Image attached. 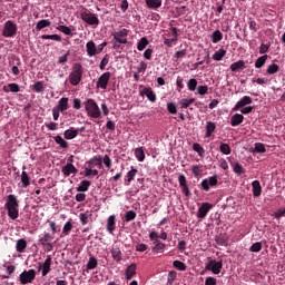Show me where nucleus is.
Wrapping results in <instances>:
<instances>
[{"label": "nucleus", "mask_w": 285, "mask_h": 285, "mask_svg": "<svg viewBox=\"0 0 285 285\" xmlns=\"http://www.w3.org/2000/svg\"><path fill=\"white\" fill-rule=\"evenodd\" d=\"M85 110L91 119H99L101 117V109H99V105L92 98L87 99L85 102Z\"/></svg>", "instance_id": "2"}, {"label": "nucleus", "mask_w": 285, "mask_h": 285, "mask_svg": "<svg viewBox=\"0 0 285 285\" xmlns=\"http://www.w3.org/2000/svg\"><path fill=\"white\" fill-rule=\"evenodd\" d=\"M77 173H79V170L72 164H67L65 167H62V174L65 175V177H70V175H77Z\"/></svg>", "instance_id": "17"}, {"label": "nucleus", "mask_w": 285, "mask_h": 285, "mask_svg": "<svg viewBox=\"0 0 285 285\" xmlns=\"http://www.w3.org/2000/svg\"><path fill=\"white\" fill-rule=\"evenodd\" d=\"M229 68L232 72H238V70H245L246 62L244 60H238L236 62H233Z\"/></svg>", "instance_id": "22"}, {"label": "nucleus", "mask_w": 285, "mask_h": 285, "mask_svg": "<svg viewBox=\"0 0 285 285\" xmlns=\"http://www.w3.org/2000/svg\"><path fill=\"white\" fill-rule=\"evenodd\" d=\"M233 170L236 175H244L246 173V169L239 163H234Z\"/></svg>", "instance_id": "46"}, {"label": "nucleus", "mask_w": 285, "mask_h": 285, "mask_svg": "<svg viewBox=\"0 0 285 285\" xmlns=\"http://www.w3.org/2000/svg\"><path fill=\"white\" fill-rule=\"evenodd\" d=\"M90 180H82L80 185L77 187L78 193H87L88 188H90Z\"/></svg>", "instance_id": "36"}, {"label": "nucleus", "mask_w": 285, "mask_h": 285, "mask_svg": "<svg viewBox=\"0 0 285 285\" xmlns=\"http://www.w3.org/2000/svg\"><path fill=\"white\" fill-rule=\"evenodd\" d=\"M97 266H99V262L97 261V258L95 256H90V258L87 263L86 273H88L89 271H95V268H97Z\"/></svg>", "instance_id": "30"}, {"label": "nucleus", "mask_w": 285, "mask_h": 285, "mask_svg": "<svg viewBox=\"0 0 285 285\" xmlns=\"http://www.w3.org/2000/svg\"><path fill=\"white\" fill-rule=\"evenodd\" d=\"M137 218V213L135 210H128L125 214V222H135V219Z\"/></svg>", "instance_id": "49"}, {"label": "nucleus", "mask_w": 285, "mask_h": 285, "mask_svg": "<svg viewBox=\"0 0 285 285\" xmlns=\"http://www.w3.org/2000/svg\"><path fill=\"white\" fill-rule=\"evenodd\" d=\"M83 79V66L81 63H75L69 75V82L71 86H79Z\"/></svg>", "instance_id": "3"}, {"label": "nucleus", "mask_w": 285, "mask_h": 285, "mask_svg": "<svg viewBox=\"0 0 285 285\" xmlns=\"http://www.w3.org/2000/svg\"><path fill=\"white\" fill-rule=\"evenodd\" d=\"M21 184H22V188H28V186H30V176H28V173L26 171V167H22Z\"/></svg>", "instance_id": "31"}, {"label": "nucleus", "mask_w": 285, "mask_h": 285, "mask_svg": "<svg viewBox=\"0 0 285 285\" xmlns=\"http://www.w3.org/2000/svg\"><path fill=\"white\" fill-rule=\"evenodd\" d=\"M4 208L8 213V217H10L12 220L19 219V199L14 194L7 196Z\"/></svg>", "instance_id": "1"}, {"label": "nucleus", "mask_w": 285, "mask_h": 285, "mask_svg": "<svg viewBox=\"0 0 285 285\" xmlns=\"http://www.w3.org/2000/svg\"><path fill=\"white\" fill-rule=\"evenodd\" d=\"M137 275V264H131L126 268L125 277L127 281L132 279Z\"/></svg>", "instance_id": "18"}, {"label": "nucleus", "mask_w": 285, "mask_h": 285, "mask_svg": "<svg viewBox=\"0 0 285 285\" xmlns=\"http://www.w3.org/2000/svg\"><path fill=\"white\" fill-rule=\"evenodd\" d=\"M109 81H110V71H107L98 78V81L96 82V88H101V90H106L108 88Z\"/></svg>", "instance_id": "10"}, {"label": "nucleus", "mask_w": 285, "mask_h": 285, "mask_svg": "<svg viewBox=\"0 0 285 285\" xmlns=\"http://www.w3.org/2000/svg\"><path fill=\"white\" fill-rule=\"evenodd\" d=\"M53 140L58 146H60V148H68V141H66L61 136L53 137Z\"/></svg>", "instance_id": "48"}, {"label": "nucleus", "mask_w": 285, "mask_h": 285, "mask_svg": "<svg viewBox=\"0 0 285 285\" xmlns=\"http://www.w3.org/2000/svg\"><path fill=\"white\" fill-rule=\"evenodd\" d=\"M249 250L250 253H259V250H262V242L254 243Z\"/></svg>", "instance_id": "60"}, {"label": "nucleus", "mask_w": 285, "mask_h": 285, "mask_svg": "<svg viewBox=\"0 0 285 285\" xmlns=\"http://www.w3.org/2000/svg\"><path fill=\"white\" fill-rule=\"evenodd\" d=\"M171 32L174 35V38L173 39H165V41H164L165 46H169L170 47V46H173V43H175V41H177V37H178L177 28L173 27L171 28Z\"/></svg>", "instance_id": "41"}, {"label": "nucleus", "mask_w": 285, "mask_h": 285, "mask_svg": "<svg viewBox=\"0 0 285 285\" xmlns=\"http://www.w3.org/2000/svg\"><path fill=\"white\" fill-rule=\"evenodd\" d=\"M173 266L176 268V271H186L187 268L186 264L181 261H174Z\"/></svg>", "instance_id": "52"}, {"label": "nucleus", "mask_w": 285, "mask_h": 285, "mask_svg": "<svg viewBox=\"0 0 285 285\" xmlns=\"http://www.w3.org/2000/svg\"><path fill=\"white\" fill-rule=\"evenodd\" d=\"M17 23H14L12 20H8L4 22L3 29H2V37L6 39H10L13 37H17Z\"/></svg>", "instance_id": "4"}, {"label": "nucleus", "mask_w": 285, "mask_h": 285, "mask_svg": "<svg viewBox=\"0 0 285 285\" xmlns=\"http://www.w3.org/2000/svg\"><path fill=\"white\" fill-rule=\"evenodd\" d=\"M3 92H19L21 89L16 82L9 83L8 87L2 88Z\"/></svg>", "instance_id": "35"}, {"label": "nucleus", "mask_w": 285, "mask_h": 285, "mask_svg": "<svg viewBox=\"0 0 285 285\" xmlns=\"http://www.w3.org/2000/svg\"><path fill=\"white\" fill-rule=\"evenodd\" d=\"M148 43H150V42L148 41V38L142 37V38L138 41V43H137V50H139L140 52H141L142 50H146V47L148 46Z\"/></svg>", "instance_id": "39"}, {"label": "nucleus", "mask_w": 285, "mask_h": 285, "mask_svg": "<svg viewBox=\"0 0 285 285\" xmlns=\"http://www.w3.org/2000/svg\"><path fill=\"white\" fill-rule=\"evenodd\" d=\"M253 153H266V146L262 142H256L254 145V150H252Z\"/></svg>", "instance_id": "56"}, {"label": "nucleus", "mask_w": 285, "mask_h": 285, "mask_svg": "<svg viewBox=\"0 0 285 285\" xmlns=\"http://www.w3.org/2000/svg\"><path fill=\"white\" fill-rule=\"evenodd\" d=\"M135 157L138 159V161H144V159H146V153H144L142 147L135 149Z\"/></svg>", "instance_id": "45"}, {"label": "nucleus", "mask_w": 285, "mask_h": 285, "mask_svg": "<svg viewBox=\"0 0 285 285\" xmlns=\"http://www.w3.org/2000/svg\"><path fill=\"white\" fill-rule=\"evenodd\" d=\"M253 104V98L250 96H244L234 107L233 110H239V108H244L246 106H250Z\"/></svg>", "instance_id": "16"}, {"label": "nucleus", "mask_w": 285, "mask_h": 285, "mask_svg": "<svg viewBox=\"0 0 285 285\" xmlns=\"http://www.w3.org/2000/svg\"><path fill=\"white\" fill-rule=\"evenodd\" d=\"M219 184V180L217 179V175L210 176L209 178H205L200 183L202 190H205V193H208L210 188H215Z\"/></svg>", "instance_id": "7"}, {"label": "nucleus", "mask_w": 285, "mask_h": 285, "mask_svg": "<svg viewBox=\"0 0 285 285\" xmlns=\"http://www.w3.org/2000/svg\"><path fill=\"white\" fill-rule=\"evenodd\" d=\"M91 217H92V212L90 210L79 214V219L82 226H86L90 222L89 218Z\"/></svg>", "instance_id": "26"}, {"label": "nucleus", "mask_w": 285, "mask_h": 285, "mask_svg": "<svg viewBox=\"0 0 285 285\" xmlns=\"http://www.w3.org/2000/svg\"><path fill=\"white\" fill-rule=\"evenodd\" d=\"M138 170L135 167H131V169L127 173V179L126 181L128 183L127 186L132 181L137 175Z\"/></svg>", "instance_id": "44"}, {"label": "nucleus", "mask_w": 285, "mask_h": 285, "mask_svg": "<svg viewBox=\"0 0 285 285\" xmlns=\"http://www.w3.org/2000/svg\"><path fill=\"white\" fill-rule=\"evenodd\" d=\"M57 30H59V32H62L63 35L72 37V29H70V27H66L63 24H59L57 27Z\"/></svg>", "instance_id": "47"}, {"label": "nucleus", "mask_w": 285, "mask_h": 285, "mask_svg": "<svg viewBox=\"0 0 285 285\" xmlns=\"http://www.w3.org/2000/svg\"><path fill=\"white\" fill-rule=\"evenodd\" d=\"M226 57V50L224 48H220L218 51H216L213 55L214 61H222Z\"/></svg>", "instance_id": "37"}, {"label": "nucleus", "mask_w": 285, "mask_h": 285, "mask_svg": "<svg viewBox=\"0 0 285 285\" xmlns=\"http://www.w3.org/2000/svg\"><path fill=\"white\" fill-rule=\"evenodd\" d=\"M86 50L89 57H97V55H99V51L97 49V43H95V41L92 40L87 42Z\"/></svg>", "instance_id": "15"}, {"label": "nucleus", "mask_w": 285, "mask_h": 285, "mask_svg": "<svg viewBox=\"0 0 285 285\" xmlns=\"http://www.w3.org/2000/svg\"><path fill=\"white\" fill-rule=\"evenodd\" d=\"M41 39H51V41H61V36L59 35H42Z\"/></svg>", "instance_id": "58"}, {"label": "nucleus", "mask_w": 285, "mask_h": 285, "mask_svg": "<svg viewBox=\"0 0 285 285\" xmlns=\"http://www.w3.org/2000/svg\"><path fill=\"white\" fill-rule=\"evenodd\" d=\"M175 279H177V272L170 271L167 276V285H173Z\"/></svg>", "instance_id": "53"}, {"label": "nucleus", "mask_w": 285, "mask_h": 285, "mask_svg": "<svg viewBox=\"0 0 285 285\" xmlns=\"http://www.w3.org/2000/svg\"><path fill=\"white\" fill-rule=\"evenodd\" d=\"M70 230H72V223L67 222L62 228V234L63 235H70Z\"/></svg>", "instance_id": "61"}, {"label": "nucleus", "mask_w": 285, "mask_h": 285, "mask_svg": "<svg viewBox=\"0 0 285 285\" xmlns=\"http://www.w3.org/2000/svg\"><path fill=\"white\" fill-rule=\"evenodd\" d=\"M212 208H213V204L203 203L198 208V213H197L198 219H206V215H208Z\"/></svg>", "instance_id": "12"}, {"label": "nucleus", "mask_w": 285, "mask_h": 285, "mask_svg": "<svg viewBox=\"0 0 285 285\" xmlns=\"http://www.w3.org/2000/svg\"><path fill=\"white\" fill-rule=\"evenodd\" d=\"M130 31L128 29H120L119 31H115L112 33L114 39L117 41V43H128V33Z\"/></svg>", "instance_id": "9"}, {"label": "nucleus", "mask_w": 285, "mask_h": 285, "mask_svg": "<svg viewBox=\"0 0 285 285\" xmlns=\"http://www.w3.org/2000/svg\"><path fill=\"white\" fill-rule=\"evenodd\" d=\"M187 88L190 92H195L197 90V79L191 78L187 82Z\"/></svg>", "instance_id": "50"}, {"label": "nucleus", "mask_w": 285, "mask_h": 285, "mask_svg": "<svg viewBox=\"0 0 285 285\" xmlns=\"http://www.w3.org/2000/svg\"><path fill=\"white\" fill-rule=\"evenodd\" d=\"M191 104H195V98L183 99L180 101L181 108H189Z\"/></svg>", "instance_id": "59"}, {"label": "nucleus", "mask_w": 285, "mask_h": 285, "mask_svg": "<svg viewBox=\"0 0 285 285\" xmlns=\"http://www.w3.org/2000/svg\"><path fill=\"white\" fill-rule=\"evenodd\" d=\"M217 129V125L213 121H207L205 126V137H213V132Z\"/></svg>", "instance_id": "20"}, {"label": "nucleus", "mask_w": 285, "mask_h": 285, "mask_svg": "<svg viewBox=\"0 0 285 285\" xmlns=\"http://www.w3.org/2000/svg\"><path fill=\"white\" fill-rule=\"evenodd\" d=\"M147 68H148V63H146L145 61H140L139 66L137 67V71L144 75Z\"/></svg>", "instance_id": "63"}, {"label": "nucleus", "mask_w": 285, "mask_h": 285, "mask_svg": "<svg viewBox=\"0 0 285 285\" xmlns=\"http://www.w3.org/2000/svg\"><path fill=\"white\" fill-rule=\"evenodd\" d=\"M139 96L147 97L148 101H151V104H155V101H157V95L150 87H145L142 90H140Z\"/></svg>", "instance_id": "11"}, {"label": "nucleus", "mask_w": 285, "mask_h": 285, "mask_svg": "<svg viewBox=\"0 0 285 285\" xmlns=\"http://www.w3.org/2000/svg\"><path fill=\"white\" fill-rule=\"evenodd\" d=\"M80 19L88 23V26H99V18L90 11H85L80 13Z\"/></svg>", "instance_id": "8"}, {"label": "nucleus", "mask_w": 285, "mask_h": 285, "mask_svg": "<svg viewBox=\"0 0 285 285\" xmlns=\"http://www.w3.org/2000/svg\"><path fill=\"white\" fill-rule=\"evenodd\" d=\"M52 22H50V20L48 19H42L40 21H38L37 26H36V30L37 32L43 30V28H50Z\"/></svg>", "instance_id": "34"}, {"label": "nucleus", "mask_w": 285, "mask_h": 285, "mask_svg": "<svg viewBox=\"0 0 285 285\" xmlns=\"http://www.w3.org/2000/svg\"><path fill=\"white\" fill-rule=\"evenodd\" d=\"M278 70H279V65L273 62L267 67L266 75H277Z\"/></svg>", "instance_id": "42"}, {"label": "nucleus", "mask_w": 285, "mask_h": 285, "mask_svg": "<svg viewBox=\"0 0 285 285\" xmlns=\"http://www.w3.org/2000/svg\"><path fill=\"white\" fill-rule=\"evenodd\" d=\"M224 268V263L222 261L216 262L215 259H209L205 266V271H212L214 275H219Z\"/></svg>", "instance_id": "6"}, {"label": "nucleus", "mask_w": 285, "mask_h": 285, "mask_svg": "<svg viewBox=\"0 0 285 285\" xmlns=\"http://www.w3.org/2000/svg\"><path fill=\"white\" fill-rule=\"evenodd\" d=\"M153 244L154 247L151 248V250L154 253H164V250H166V244L161 243L160 240H156Z\"/></svg>", "instance_id": "32"}, {"label": "nucleus", "mask_w": 285, "mask_h": 285, "mask_svg": "<svg viewBox=\"0 0 285 285\" xmlns=\"http://www.w3.org/2000/svg\"><path fill=\"white\" fill-rule=\"evenodd\" d=\"M178 183L185 197H190V189L188 188V180L186 179V176L183 174L179 175Z\"/></svg>", "instance_id": "13"}, {"label": "nucleus", "mask_w": 285, "mask_h": 285, "mask_svg": "<svg viewBox=\"0 0 285 285\" xmlns=\"http://www.w3.org/2000/svg\"><path fill=\"white\" fill-rule=\"evenodd\" d=\"M36 277H37V271L35 269L23 271L19 276V282L22 285L32 284Z\"/></svg>", "instance_id": "5"}, {"label": "nucleus", "mask_w": 285, "mask_h": 285, "mask_svg": "<svg viewBox=\"0 0 285 285\" xmlns=\"http://www.w3.org/2000/svg\"><path fill=\"white\" fill-rule=\"evenodd\" d=\"M56 108L58 110H60V112H66V110H68L69 105H68V98L62 97L59 101L58 105L56 106Z\"/></svg>", "instance_id": "27"}, {"label": "nucleus", "mask_w": 285, "mask_h": 285, "mask_svg": "<svg viewBox=\"0 0 285 285\" xmlns=\"http://www.w3.org/2000/svg\"><path fill=\"white\" fill-rule=\"evenodd\" d=\"M252 188L254 197H259L262 195V184H259V180H254L252 183Z\"/></svg>", "instance_id": "29"}, {"label": "nucleus", "mask_w": 285, "mask_h": 285, "mask_svg": "<svg viewBox=\"0 0 285 285\" xmlns=\"http://www.w3.org/2000/svg\"><path fill=\"white\" fill-rule=\"evenodd\" d=\"M26 248H28V242L24 238H20L16 243L17 253H26Z\"/></svg>", "instance_id": "23"}, {"label": "nucleus", "mask_w": 285, "mask_h": 285, "mask_svg": "<svg viewBox=\"0 0 285 285\" xmlns=\"http://www.w3.org/2000/svg\"><path fill=\"white\" fill-rule=\"evenodd\" d=\"M240 124H244V115L235 114L234 116H232L230 126H233V128L239 126Z\"/></svg>", "instance_id": "21"}, {"label": "nucleus", "mask_w": 285, "mask_h": 285, "mask_svg": "<svg viewBox=\"0 0 285 285\" xmlns=\"http://www.w3.org/2000/svg\"><path fill=\"white\" fill-rule=\"evenodd\" d=\"M50 271H52V256H47V258L42 263L41 276L46 277L48 273H50Z\"/></svg>", "instance_id": "14"}, {"label": "nucleus", "mask_w": 285, "mask_h": 285, "mask_svg": "<svg viewBox=\"0 0 285 285\" xmlns=\"http://www.w3.org/2000/svg\"><path fill=\"white\" fill-rule=\"evenodd\" d=\"M77 135H79V130L75 129V127H70L69 129H67L65 132H63V137L65 139H75V137H77Z\"/></svg>", "instance_id": "28"}, {"label": "nucleus", "mask_w": 285, "mask_h": 285, "mask_svg": "<svg viewBox=\"0 0 285 285\" xmlns=\"http://www.w3.org/2000/svg\"><path fill=\"white\" fill-rule=\"evenodd\" d=\"M111 257L115 262H121V249L119 248V246L115 245L111 249Z\"/></svg>", "instance_id": "25"}, {"label": "nucleus", "mask_w": 285, "mask_h": 285, "mask_svg": "<svg viewBox=\"0 0 285 285\" xmlns=\"http://www.w3.org/2000/svg\"><path fill=\"white\" fill-rule=\"evenodd\" d=\"M147 8L151 10H157V8H161V0H145Z\"/></svg>", "instance_id": "33"}, {"label": "nucleus", "mask_w": 285, "mask_h": 285, "mask_svg": "<svg viewBox=\"0 0 285 285\" xmlns=\"http://www.w3.org/2000/svg\"><path fill=\"white\" fill-rule=\"evenodd\" d=\"M32 89L35 92H43V90H46V86L43 85V81H37Z\"/></svg>", "instance_id": "57"}, {"label": "nucleus", "mask_w": 285, "mask_h": 285, "mask_svg": "<svg viewBox=\"0 0 285 285\" xmlns=\"http://www.w3.org/2000/svg\"><path fill=\"white\" fill-rule=\"evenodd\" d=\"M196 90L198 95H208V86H198Z\"/></svg>", "instance_id": "62"}, {"label": "nucleus", "mask_w": 285, "mask_h": 285, "mask_svg": "<svg viewBox=\"0 0 285 285\" xmlns=\"http://www.w3.org/2000/svg\"><path fill=\"white\" fill-rule=\"evenodd\" d=\"M116 226H117V222H116L115 215L109 216L107 219V230L108 233H110V235L115 233Z\"/></svg>", "instance_id": "19"}, {"label": "nucleus", "mask_w": 285, "mask_h": 285, "mask_svg": "<svg viewBox=\"0 0 285 285\" xmlns=\"http://www.w3.org/2000/svg\"><path fill=\"white\" fill-rule=\"evenodd\" d=\"M109 62H110V55L106 53L102 60L100 61V65H99L100 70H106V66H108Z\"/></svg>", "instance_id": "51"}, {"label": "nucleus", "mask_w": 285, "mask_h": 285, "mask_svg": "<svg viewBox=\"0 0 285 285\" xmlns=\"http://www.w3.org/2000/svg\"><path fill=\"white\" fill-rule=\"evenodd\" d=\"M268 59V55L261 56L256 61H255V68H264L266 61Z\"/></svg>", "instance_id": "43"}, {"label": "nucleus", "mask_w": 285, "mask_h": 285, "mask_svg": "<svg viewBox=\"0 0 285 285\" xmlns=\"http://www.w3.org/2000/svg\"><path fill=\"white\" fill-rule=\"evenodd\" d=\"M219 150H220V153H223V155H230V153H232L230 145H228L226 142L220 144Z\"/></svg>", "instance_id": "54"}, {"label": "nucleus", "mask_w": 285, "mask_h": 285, "mask_svg": "<svg viewBox=\"0 0 285 285\" xmlns=\"http://www.w3.org/2000/svg\"><path fill=\"white\" fill-rule=\"evenodd\" d=\"M52 239H55V236L50 233H46L43 237L39 239V242L42 244V246L47 244L49 248H52Z\"/></svg>", "instance_id": "24"}, {"label": "nucleus", "mask_w": 285, "mask_h": 285, "mask_svg": "<svg viewBox=\"0 0 285 285\" xmlns=\"http://www.w3.org/2000/svg\"><path fill=\"white\" fill-rule=\"evenodd\" d=\"M222 39H224V33H222V31L216 30L212 33L213 43H219V41H222Z\"/></svg>", "instance_id": "38"}, {"label": "nucleus", "mask_w": 285, "mask_h": 285, "mask_svg": "<svg viewBox=\"0 0 285 285\" xmlns=\"http://www.w3.org/2000/svg\"><path fill=\"white\" fill-rule=\"evenodd\" d=\"M202 168H204V166H202V165H194L191 167V173H193L194 177H199V175H202V173H203Z\"/></svg>", "instance_id": "55"}, {"label": "nucleus", "mask_w": 285, "mask_h": 285, "mask_svg": "<svg viewBox=\"0 0 285 285\" xmlns=\"http://www.w3.org/2000/svg\"><path fill=\"white\" fill-rule=\"evenodd\" d=\"M273 217H275V219H282V217H285V208L276 210L273 214Z\"/></svg>", "instance_id": "64"}, {"label": "nucleus", "mask_w": 285, "mask_h": 285, "mask_svg": "<svg viewBox=\"0 0 285 285\" xmlns=\"http://www.w3.org/2000/svg\"><path fill=\"white\" fill-rule=\"evenodd\" d=\"M193 150H195V153H197L199 157H204V155H206V150L204 149V147H202V145H199V142L193 144Z\"/></svg>", "instance_id": "40"}]
</instances>
